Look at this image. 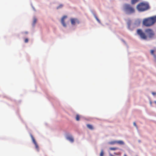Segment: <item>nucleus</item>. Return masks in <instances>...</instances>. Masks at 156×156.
Instances as JSON below:
<instances>
[{"label":"nucleus","mask_w":156,"mask_h":156,"mask_svg":"<svg viewBox=\"0 0 156 156\" xmlns=\"http://www.w3.org/2000/svg\"><path fill=\"white\" fill-rule=\"evenodd\" d=\"M154 102L156 104V101H154Z\"/></svg>","instance_id":"27"},{"label":"nucleus","mask_w":156,"mask_h":156,"mask_svg":"<svg viewBox=\"0 0 156 156\" xmlns=\"http://www.w3.org/2000/svg\"><path fill=\"white\" fill-rule=\"evenodd\" d=\"M67 18V16H64L61 19V23L64 27H66V24L65 22V19Z\"/></svg>","instance_id":"8"},{"label":"nucleus","mask_w":156,"mask_h":156,"mask_svg":"<svg viewBox=\"0 0 156 156\" xmlns=\"http://www.w3.org/2000/svg\"><path fill=\"white\" fill-rule=\"evenodd\" d=\"M139 1V0H131V4L134 5Z\"/></svg>","instance_id":"13"},{"label":"nucleus","mask_w":156,"mask_h":156,"mask_svg":"<svg viewBox=\"0 0 156 156\" xmlns=\"http://www.w3.org/2000/svg\"><path fill=\"white\" fill-rule=\"evenodd\" d=\"M87 127L90 129L93 130L94 129V127L91 125L89 124H87Z\"/></svg>","instance_id":"10"},{"label":"nucleus","mask_w":156,"mask_h":156,"mask_svg":"<svg viewBox=\"0 0 156 156\" xmlns=\"http://www.w3.org/2000/svg\"><path fill=\"white\" fill-rule=\"evenodd\" d=\"M26 34H28V32L27 31L25 32L24 33Z\"/></svg>","instance_id":"25"},{"label":"nucleus","mask_w":156,"mask_h":156,"mask_svg":"<svg viewBox=\"0 0 156 156\" xmlns=\"http://www.w3.org/2000/svg\"><path fill=\"white\" fill-rule=\"evenodd\" d=\"M37 21V20L36 18H34V19L33 23L34 24H35L36 23Z\"/></svg>","instance_id":"21"},{"label":"nucleus","mask_w":156,"mask_h":156,"mask_svg":"<svg viewBox=\"0 0 156 156\" xmlns=\"http://www.w3.org/2000/svg\"><path fill=\"white\" fill-rule=\"evenodd\" d=\"M124 156H127V155H126V154H125L124 155Z\"/></svg>","instance_id":"26"},{"label":"nucleus","mask_w":156,"mask_h":156,"mask_svg":"<svg viewBox=\"0 0 156 156\" xmlns=\"http://www.w3.org/2000/svg\"><path fill=\"white\" fill-rule=\"evenodd\" d=\"M80 117L79 115L77 114L76 116V120L77 121H78L80 120Z\"/></svg>","instance_id":"15"},{"label":"nucleus","mask_w":156,"mask_h":156,"mask_svg":"<svg viewBox=\"0 0 156 156\" xmlns=\"http://www.w3.org/2000/svg\"><path fill=\"white\" fill-rule=\"evenodd\" d=\"M104 156V153L102 150L101 151L100 154V156Z\"/></svg>","instance_id":"18"},{"label":"nucleus","mask_w":156,"mask_h":156,"mask_svg":"<svg viewBox=\"0 0 156 156\" xmlns=\"http://www.w3.org/2000/svg\"><path fill=\"white\" fill-rule=\"evenodd\" d=\"M151 54L153 55L154 58H156V50H151L150 51Z\"/></svg>","instance_id":"9"},{"label":"nucleus","mask_w":156,"mask_h":156,"mask_svg":"<svg viewBox=\"0 0 156 156\" xmlns=\"http://www.w3.org/2000/svg\"><path fill=\"white\" fill-rule=\"evenodd\" d=\"M137 34L140 36V37L143 40H146L147 36L142 30L140 29H138L137 30Z\"/></svg>","instance_id":"4"},{"label":"nucleus","mask_w":156,"mask_h":156,"mask_svg":"<svg viewBox=\"0 0 156 156\" xmlns=\"http://www.w3.org/2000/svg\"><path fill=\"white\" fill-rule=\"evenodd\" d=\"M94 17L95 18V19H96V20L99 22H100V20L98 19V18H97V16L95 15L94 16Z\"/></svg>","instance_id":"20"},{"label":"nucleus","mask_w":156,"mask_h":156,"mask_svg":"<svg viewBox=\"0 0 156 156\" xmlns=\"http://www.w3.org/2000/svg\"><path fill=\"white\" fill-rule=\"evenodd\" d=\"M70 21L72 25H75L76 23L79 24L80 21L79 20L76 18H71Z\"/></svg>","instance_id":"6"},{"label":"nucleus","mask_w":156,"mask_h":156,"mask_svg":"<svg viewBox=\"0 0 156 156\" xmlns=\"http://www.w3.org/2000/svg\"><path fill=\"white\" fill-rule=\"evenodd\" d=\"M116 144H118L119 145H124V143L122 140L116 141Z\"/></svg>","instance_id":"12"},{"label":"nucleus","mask_w":156,"mask_h":156,"mask_svg":"<svg viewBox=\"0 0 156 156\" xmlns=\"http://www.w3.org/2000/svg\"><path fill=\"white\" fill-rule=\"evenodd\" d=\"M28 42V38H26L24 40V42L26 43H27Z\"/></svg>","instance_id":"19"},{"label":"nucleus","mask_w":156,"mask_h":156,"mask_svg":"<svg viewBox=\"0 0 156 156\" xmlns=\"http://www.w3.org/2000/svg\"><path fill=\"white\" fill-rule=\"evenodd\" d=\"M116 144V141H112L109 142V144L111 145H113Z\"/></svg>","instance_id":"14"},{"label":"nucleus","mask_w":156,"mask_h":156,"mask_svg":"<svg viewBox=\"0 0 156 156\" xmlns=\"http://www.w3.org/2000/svg\"><path fill=\"white\" fill-rule=\"evenodd\" d=\"M133 124L136 127H137L135 122H133Z\"/></svg>","instance_id":"22"},{"label":"nucleus","mask_w":156,"mask_h":156,"mask_svg":"<svg viewBox=\"0 0 156 156\" xmlns=\"http://www.w3.org/2000/svg\"><path fill=\"white\" fill-rule=\"evenodd\" d=\"M152 94L153 95H156V93H155V92H152Z\"/></svg>","instance_id":"24"},{"label":"nucleus","mask_w":156,"mask_h":156,"mask_svg":"<svg viewBox=\"0 0 156 156\" xmlns=\"http://www.w3.org/2000/svg\"><path fill=\"white\" fill-rule=\"evenodd\" d=\"M125 11L128 14H131L135 12V9L130 5L125 4L124 5Z\"/></svg>","instance_id":"3"},{"label":"nucleus","mask_w":156,"mask_h":156,"mask_svg":"<svg viewBox=\"0 0 156 156\" xmlns=\"http://www.w3.org/2000/svg\"><path fill=\"white\" fill-rule=\"evenodd\" d=\"M63 6V5H60L58 6L57 7V9H58L60 8H62Z\"/></svg>","instance_id":"17"},{"label":"nucleus","mask_w":156,"mask_h":156,"mask_svg":"<svg viewBox=\"0 0 156 156\" xmlns=\"http://www.w3.org/2000/svg\"><path fill=\"white\" fill-rule=\"evenodd\" d=\"M118 149L117 147H110L109 148V149L111 150H117Z\"/></svg>","instance_id":"16"},{"label":"nucleus","mask_w":156,"mask_h":156,"mask_svg":"<svg viewBox=\"0 0 156 156\" xmlns=\"http://www.w3.org/2000/svg\"><path fill=\"white\" fill-rule=\"evenodd\" d=\"M145 32L150 38L153 37L154 35V33L153 31L151 29H146L145 30Z\"/></svg>","instance_id":"5"},{"label":"nucleus","mask_w":156,"mask_h":156,"mask_svg":"<svg viewBox=\"0 0 156 156\" xmlns=\"http://www.w3.org/2000/svg\"><path fill=\"white\" fill-rule=\"evenodd\" d=\"M128 23V26H129H129H130V22H128V23Z\"/></svg>","instance_id":"23"},{"label":"nucleus","mask_w":156,"mask_h":156,"mask_svg":"<svg viewBox=\"0 0 156 156\" xmlns=\"http://www.w3.org/2000/svg\"><path fill=\"white\" fill-rule=\"evenodd\" d=\"M30 136H31V138L32 139L33 142L34 143V144L35 145V147H36V149L38 151H39L38 146V144H37L36 141H35L34 137L31 134L30 135Z\"/></svg>","instance_id":"7"},{"label":"nucleus","mask_w":156,"mask_h":156,"mask_svg":"<svg viewBox=\"0 0 156 156\" xmlns=\"http://www.w3.org/2000/svg\"><path fill=\"white\" fill-rule=\"evenodd\" d=\"M136 8L139 11L143 12L148 9L149 8V6L148 4L141 2L137 5Z\"/></svg>","instance_id":"2"},{"label":"nucleus","mask_w":156,"mask_h":156,"mask_svg":"<svg viewBox=\"0 0 156 156\" xmlns=\"http://www.w3.org/2000/svg\"><path fill=\"white\" fill-rule=\"evenodd\" d=\"M67 139L69 140L71 142H73L74 141V139L72 136H69L67 137Z\"/></svg>","instance_id":"11"},{"label":"nucleus","mask_w":156,"mask_h":156,"mask_svg":"<svg viewBox=\"0 0 156 156\" xmlns=\"http://www.w3.org/2000/svg\"><path fill=\"white\" fill-rule=\"evenodd\" d=\"M156 22V16L144 20L143 24L146 27H150Z\"/></svg>","instance_id":"1"}]
</instances>
